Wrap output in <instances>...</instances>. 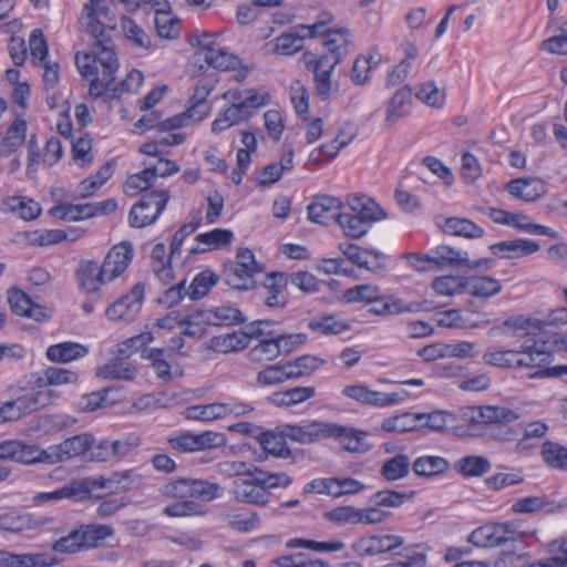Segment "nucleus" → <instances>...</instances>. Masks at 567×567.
<instances>
[{
    "mask_svg": "<svg viewBox=\"0 0 567 567\" xmlns=\"http://www.w3.org/2000/svg\"><path fill=\"white\" fill-rule=\"evenodd\" d=\"M109 7L103 1L94 7L93 14L85 12V29L93 38L91 52L75 55L76 68L84 78H92L89 85L91 96L100 97L110 89L113 74L118 69L115 44L111 37L114 25H105L99 17L106 18Z\"/></svg>",
    "mask_w": 567,
    "mask_h": 567,
    "instance_id": "f257e3e1",
    "label": "nucleus"
},
{
    "mask_svg": "<svg viewBox=\"0 0 567 567\" xmlns=\"http://www.w3.org/2000/svg\"><path fill=\"white\" fill-rule=\"evenodd\" d=\"M322 17L320 21L308 27L310 37L322 33L321 29L332 20L329 13H323ZM323 34L322 45L328 52L319 58L312 52H306L302 59L306 69L313 74L316 93L326 101L332 91L331 74L341 60L349 54L353 43L348 29H329Z\"/></svg>",
    "mask_w": 567,
    "mask_h": 567,
    "instance_id": "f03ea898",
    "label": "nucleus"
},
{
    "mask_svg": "<svg viewBox=\"0 0 567 567\" xmlns=\"http://www.w3.org/2000/svg\"><path fill=\"white\" fill-rule=\"evenodd\" d=\"M269 100L270 95L267 92L259 93L255 89H249L247 96L243 101L230 104L218 113L212 123V131L219 133L248 120L259 107L266 105Z\"/></svg>",
    "mask_w": 567,
    "mask_h": 567,
    "instance_id": "7ed1b4c3",
    "label": "nucleus"
},
{
    "mask_svg": "<svg viewBox=\"0 0 567 567\" xmlns=\"http://www.w3.org/2000/svg\"><path fill=\"white\" fill-rule=\"evenodd\" d=\"M163 493L168 497L181 501L196 498L204 502H212L220 497L223 488L219 484L205 480L179 478L165 484Z\"/></svg>",
    "mask_w": 567,
    "mask_h": 567,
    "instance_id": "20e7f679",
    "label": "nucleus"
},
{
    "mask_svg": "<svg viewBox=\"0 0 567 567\" xmlns=\"http://www.w3.org/2000/svg\"><path fill=\"white\" fill-rule=\"evenodd\" d=\"M169 199L167 189L151 190L145 193L135 203L128 214L131 227L142 228L154 224L164 212Z\"/></svg>",
    "mask_w": 567,
    "mask_h": 567,
    "instance_id": "39448f33",
    "label": "nucleus"
},
{
    "mask_svg": "<svg viewBox=\"0 0 567 567\" xmlns=\"http://www.w3.org/2000/svg\"><path fill=\"white\" fill-rule=\"evenodd\" d=\"M94 442V437L91 434L84 433L69 437L47 450L40 449L41 463L55 464L85 455L92 449Z\"/></svg>",
    "mask_w": 567,
    "mask_h": 567,
    "instance_id": "423d86ee",
    "label": "nucleus"
},
{
    "mask_svg": "<svg viewBox=\"0 0 567 567\" xmlns=\"http://www.w3.org/2000/svg\"><path fill=\"white\" fill-rule=\"evenodd\" d=\"M519 533L513 523L486 524L473 530L468 542L477 547H496L509 542H516Z\"/></svg>",
    "mask_w": 567,
    "mask_h": 567,
    "instance_id": "0eeeda50",
    "label": "nucleus"
},
{
    "mask_svg": "<svg viewBox=\"0 0 567 567\" xmlns=\"http://www.w3.org/2000/svg\"><path fill=\"white\" fill-rule=\"evenodd\" d=\"M169 446L179 453H194L225 445L223 433L205 431L198 434L184 432L167 440Z\"/></svg>",
    "mask_w": 567,
    "mask_h": 567,
    "instance_id": "6e6552de",
    "label": "nucleus"
},
{
    "mask_svg": "<svg viewBox=\"0 0 567 567\" xmlns=\"http://www.w3.org/2000/svg\"><path fill=\"white\" fill-rule=\"evenodd\" d=\"M553 333L547 339L545 334H538L537 340L528 339L523 343V350L518 351V368H544L551 361L556 344L553 342Z\"/></svg>",
    "mask_w": 567,
    "mask_h": 567,
    "instance_id": "1a4fd4ad",
    "label": "nucleus"
},
{
    "mask_svg": "<svg viewBox=\"0 0 567 567\" xmlns=\"http://www.w3.org/2000/svg\"><path fill=\"white\" fill-rule=\"evenodd\" d=\"M404 543V538L400 535H371L359 538L352 545V549L359 556H374L384 553L398 554L395 550L401 548Z\"/></svg>",
    "mask_w": 567,
    "mask_h": 567,
    "instance_id": "9d476101",
    "label": "nucleus"
},
{
    "mask_svg": "<svg viewBox=\"0 0 567 567\" xmlns=\"http://www.w3.org/2000/svg\"><path fill=\"white\" fill-rule=\"evenodd\" d=\"M249 478H237L231 483L234 498L244 504L265 506L270 498V492L264 491L256 474H249Z\"/></svg>",
    "mask_w": 567,
    "mask_h": 567,
    "instance_id": "9b49d317",
    "label": "nucleus"
},
{
    "mask_svg": "<svg viewBox=\"0 0 567 567\" xmlns=\"http://www.w3.org/2000/svg\"><path fill=\"white\" fill-rule=\"evenodd\" d=\"M282 434L300 444H312L320 440L328 439L331 432L329 422L313 421L305 425L285 424Z\"/></svg>",
    "mask_w": 567,
    "mask_h": 567,
    "instance_id": "f8f14e48",
    "label": "nucleus"
},
{
    "mask_svg": "<svg viewBox=\"0 0 567 567\" xmlns=\"http://www.w3.org/2000/svg\"><path fill=\"white\" fill-rule=\"evenodd\" d=\"M144 297V288L135 285L128 293L113 302L106 309V316L110 320H133L140 312Z\"/></svg>",
    "mask_w": 567,
    "mask_h": 567,
    "instance_id": "ddd939ff",
    "label": "nucleus"
},
{
    "mask_svg": "<svg viewBox=\"0 0 567 567\" xmlns=\"http://www.w3.org/2000/svg\"><path fill=\"white\" fill-rule=\"evenodd\" d=\"M0 461H14L23 464L41 463L40 447L21 440L0 442Z\"/></svg>",
    "mask_w": 567,
    "mask_h": 567,
    "instance_id": "4468645a",
    "label": "nucleus"
},
{
    "mask_svg": "<svg viewBox=\"0 0 567 567\" xmlns=\"http://www.w3.org/2000/svg\"><path fill=\"white\" fill-rule=\"evenodd\" d=\"M133 255V245L128 241L115 245L110 249L101 265L109 281L116 279L128 268Z\"/></svg>",
    "mask_w": 567,
    "mask_h": 567,
    "instance_id": "2eb2a0df",
    "label": "nucleus"
},
{
    "mask_svg": "<svg viewBox=\"0 0 567 567\" xmlns=\"http://www.w3.org/2000/svg\"><path fill=\"white\" fill-rule=\"evenodd\" d=\"M79 288L85 293H94L100 287L110 282L103 268L94 260H81L75 270Z\"/></svg>",
    "mask_w": 567,
    "mask_h": 567,
    "instance_id": "dca6fc26",
    "label": "nucleus"
},
{
    "mask_svg": "<svg viewBox=\"0 0 567 567\" xmlns=\"http://www.w3.org/2000/svg\"><path fill=\"white\" fill-rule=\"evenodd\" d=\"M369 306L368 312L379 317L396 316L420 310V305L416 302H406L393 295H382L381 292Z\"/></svg>",
    "mask_w": 567,
    "mask_h": 567,
    "instance_id": "f3484780",
    "label": "nucleus"
},
{
    "mask_svg": "<svg viewBox=\"0 0 567 567\" xmlns=\"http://www.w3.org/2000/svg\"><path fill=\"white\" fill-rule=\"evenodd\" d=\"M342 394L361 404L372 406H386L399 401L398 393H384L369 389L362 384L348 385L342 390Z\"/></svg>",
    "mask_w": 567,
    "mask_h": 567,
    "instance_id": "a211bd4d",
    "label": "nucleus"
},
{
    "mask_svg": "<svg viewBox=\"0 0 567 567\" xmlns=\"http://www.w3.org/2000/svg\"><path fill=\"white\" fill-rule=\"evenodd\" d=\"M307 209L308 217L311 221L328 225L333 220L338 223V216H340L342 203L336 197L321 195L318 196Z\"/></svg>",
    "mask_w": 567,
    "mask_h": 567,
    "instance_id": "6ab92c4d",
    "label": "nucleus"
},
{
    "mask_svg": "<svg viewBox=\"0 0 567 567\" xmlns=\"http://www.w3.org/2000/svg\"><path fill=\"white\" fill-rule=\"evenodd\" d=\"M342 209L364 218L371 225L386 218L385 212L365 195H349L347 203L342 204Z\"/></svg>",
    "mask_w": 567,
    "mask_h": 567,
    "instance_id": "aec40b11",
    "label": "nucleus"
},
{
    "mask_svg": "<svg viewBox=\"0 0 567 567\" xmlns=\"http://www.w3.org/2000/svg\"><path fill=\"white\" fill-rule=\"evenodd\" d=\"M59 559L44 553L13 554L0 550V567H52Z\"/></svg>",
    "mask_w": 567,
    "mask_h": 567,
    "instance_id": "412c9836",
    "label": "nucleus"
},
{
    "mask_svg": "<svg viewBox=\"0 0 567 567\" xmlns=\"http://www.w3.org/2000/svg\"><path fill=\"white\" fill-rule=\"evenodd\" d=\"M506 190L513 197L530 203L543 197L547 193V187L539 178L520 177L507 183Z\"/></svg>",
    "mask_w": 567,
    "mask_h": 567,
    "instance_id": "4be33fe9",
    "label": "nucleus"
},
{
    "mask_svg": "<svg viewBox=\"0 0 567 567\" xmlns=\"http://www.w3.org/2000/svg\"><path fill=\"white\" fill-rule=\"evenodd\" d=\"M329 426H331V432H333L329 437L338 440L344 451L351 453H365L370 450V444L364 441L365 432H360L353 427H348L332 422H329Z\"/></svg>",
    "mask_w": 567,
    "mask_h": 567,
    "instance_id": "5701e85b",
    "label": "nucleus"
},
{
    "mask_svg": "<svg viewBox=\"0 0 567 567\" xmlns=\"http://www.w3.org/2000/svg\"><path fill=\"white\" fill-rule=\"evenodd\" d=\"M412 104V89L409 85L398 89L386 105V116L384 125L392 127L400 118L410 113Z\"/></svg>",
    "mask_w": 567,
    "mask_h": 567,
    "instance_id": "b1692460",
    "label": "nucleus"
},
{
    "mask_svg": "<svg viewBox=\"0 0 567 567\" xmlns=\"http://www.w3.org/2000/svg\"><path fill=\"white\" fill-rule=\"evenodd\" d=\"M288 286L286 274L272 271L266 275L264 288L266 290L265 303L270 308H284L287 303L285 295Z\"/></svg>",
    "mask_w": 567,
    "mask_h": 567,
    "instance_id": "393cba45",
    "label": "nucleus"
},
{
    "mask_svg": "<svg viewBox=\"0 0 567 567\" xmlns=\"http://www.w3.org/2000/svg\"><path fill=\"white\" fill-rule=\"evenodd\" d=\"M538 243L530 239L499 241L489 246L491 251L501 258H519L539 250Z\"/></svg>",
    "mask_w": 567,
    "mask_h": 567,
    "instance_id": "a878e982",
    "label": "nucleus"
},
{
    "mask_svg": "<svg viewBox=\"0 0 567 567\" xmlns=\"http://www.w3.org/2000/svg\"><path fill=\"white\" fill-rule=\"evenodd\" d=\"M51 390H41V388L33 385L30 391L14 399V403L22 417L48 406L51 403Z\"/></svg>",
    "mask_w": 567,
    "mask_h": 567,
    "instance_id": "bb28decb",
    "label": "nucleus"
},
{
    "mask_svg": "<svg viewBox=\"0 0 567 567\" xmlns=\"http://www.w3.org/2000/svg\"><path fill=\"white\" fill-rule=\"evenodd\" d=\"M78 374L71 370L62 368H48L43 374L33 373L30 377V383L41 388V390H50V385H63L75 383Z\"/></svg>",
    "mask_w": 567,
    "mask_h": 567,
    "instance_id": "cd10ccee",
    "label": "nucleus"
},
{
    "mask_svg": "<svg viewBox=\"0 0 567 567\" xmlns=\"http://www.w3.org/2000/svg\"><path fill=\"white\" fill-rule=\"evenodd\" d=\"M198 316L207 326H233L245 321L244 315L238 309L226 306L203 310Z\"/></svg>",
    "mask_w": 567,
    "mask_h": 567,
    "instance_id": "c85d7f7f",
    "label": "nucleus"
},
{
    "mask_svg": "<svg viewBox=\"0 0 567 567\" xmlns=\"http://www.w3.org/2000/svg\"><path fill=\"white\" fill-rule=\"evenodd\" d=\"M195 56L197 61L203 60L208 66L219 71L235 70L239 64L237 56L218 47L208 50H198Z\"/></svg>",
    "mask_w": 567,
    "mask_h": 567,
    "instance_id": "c756f323",
    "label": "nucleus"
},
{
    "mask_svg": "<svg viewBox=\"0 0 567 567\" xmlns=\"http://www.w3.org/2000/svg\"><path fill=\"white\" fill-rule=\"evenodd\" d=\"M213 90V85L207 81L199 82L194 90L193 95L188 101V107L186 109L190 113L192 121L204 120L210 110L206 100Z\"/></svg>",
    "mask_w": 567,
    "mask_h": 567,
    "instance_id": "7c9ffc66",
    "label": "nucleus"
},
{
    "mask_svg": "<svg viewBox=\"0 0 567 567\" xmlns=\"http://www.w3.org/2000/svg\"><path fill=\"white\" fill-rule=\"evenodd\" d=\"M25 135L27 122L21 117L16 118L0 142V155L7 157L14 153L23 144Z\"/></svg>",
    "mask_w": 567,
    "mask_h": 567,
    "instance_id": "2f4dec72",
    "label": "nucleus"
},
{
    "mask_svg": "<svg viewBox=\"0 0 567 567\" xmlns=\"http://www.w3.org/2000/svg\"><path fill=\"white\" fill-rule=\"evenodd\" d=\"M87 349L78 342H61L52 344L47 350V358L51 362L66 363L86 355Z\"/></svg>",
    "mask_w": 567,
    "mask_h": 567,
    "instance_id": "473e14b6",
    "label": "nucleus"
},
{
    "mask_svg": "<svg viewBox=\"0 0 567 567\" xmlns=\"http://www.w3.org/2000/svg\"><path fill=\"white\" fill-rule=\"evenodd\" d=\"M96 375L110 380L132 381L136 377V369L123 358H115L100 367Z\"/></svg>",
    "mask_w": 567,
    "mask_h": 567,
    "instance_id": "72a5a7b5",
    "label": "nucleus"
},
{
    "mask_svg": "<svg viewBox=\"0 0 567 567\" xmlns=\"http://www.w3.org/2000/svg\"><path fill=\"white\" fill-rule=\"evenodd\" d=\"M423 413H403L388 417L382 422V430L385 432L406 433L422 427Z\"/></svg>",
    "mask_w": 567,
    "mask_h": 567,
    "instance_id": "f704fd0d",
    "label": "nucleus"
},
{
    "mask_svg": "<svg viewBox=\"0 0 567 567\" xmlns=\"http://www.w3.org/2000/svg\"><path fill=\"white\" fill-rule=\"evenodd\" d=\"M445 234L465 238H481L484 236V229L467 218L450 217L442 226Z\"/></svg>",
    "mask_w": 567,
    "mask_h": 567,
    "instance_id": "c9c22d12",
    "label": "nucleus"
},
{
    "mask_svg": "<svg viewBox=\"0 0 567 567\" xmlns=\"http://www.w3.org/2000/svg\"><path fill=\"white\" fill-rule=\"evenodd\" d=\"M502 285L492 277H468L465 282V292L483 299L499 293Z\"/></svg>",
    "mask_w": 567,
    "mask_h": 567,
    "instance_id": "e433bc0d",
    "label": "nucleus"
},
{
    "mask_svg": "<svg viewBox=\"0 0 567 567\" xmlns=\"http://www.w3.org/2000/svg\"><path fill=\"white\" fill-rule=\"evenodd\" d=\"M338 224L340 225L344 236L351 239H359L364 236L370 228L371 224L364 220L362 217H358L347 209H341L340 216H338Z\"/></svg>",
    "mask_w": 567,
    "mask_h": 567,
    "instance_id": "4c0bfd02",
    "label": "nucleus"
},
{
    "mask_svg": "<svg viewBox=\"0 0 567 567\" xmlns=\"http://www.w3.org/2000/svg\"><path fill=\"white\" fill-rule=\"evenodd\" d=\"M169 354L163 348H151L143 350V359L151 361L155 374L162 381L172 380V365L168 361Z\"/></svg>",
    "mask_w": 567,
    "mask_h": 567,
    "instance_id": "58836bf2",
    "label": "nucleus"
},
{
    "mask_svg": "<svg viewBox=\"0 0 567 567\" xmlns=\"http://www.w3.org/2000/svg\"><path fill=\"white\" fill-rule=\"evenodd\" d=\"M223 278L229 287L237 290H251L256 288L255 276L233 264L225 267Z\"/></svg>",
    "mask_w": 567,
    "mask_h": 567,
    "instance_id": "ea45409f",
    "label": "nucleus"
},
{
    "mask_svg": "<svg viewBox=\"0 0 567 567\" xmlns=\"http://www.w3.org/2000/svg\"><path fill=\"white\" fill-rule=\"evenodd\" d=\"M449 462L441 456H420L413 463V471L419 476H435L449 470Z\"/></svg>",
    "mask_w": 567,
    "mask_h": 567,
    "instance_id": "a19ab883",
    "label": "nucleus"
},
{
    "mask_svg": "<svg viewBox=\"0 0 567 567\" xmlns=\"http://www.w3.org/2000/svg\"><path fill=\"white\" fill-rule=\"evenodd\" d=\"M410 465L406 454H398L383 463L380 473L389 482L399 481L409 475Z\"/></svg>",
    "mask_w": 567,
    "mask_h": 567,
    "instance_id": "79ce46f5",
    "label": "nucleus"
},
{
    "mask_svg": "<svg viewBox=\"0 0 567 567\" xmlns=\"http://www.w3.org/2000/svg\"><path fill=\"white\" fill-rule=\"evenodd\" d=\"M51 215L68 221L82 220L94 217L91 203L83 205L60 204L51 208Z\"/></svg>",
    "mask_w": 567,
    "mask_h": 567,
    "instance_id": "37998d69",
    "label": "nucleus"
},
{
    "mask_svg": "<svg viewBox=\"0 0 567 567\" xmlns=\"http://www.w3.org/2000/svg\"><path fill=\"white\" fill-rule=\"evenodd\" d=\"M249 338L247 332L234 331L212 339V347L214 350L223 353L238 351L248 346Z\"/></svg>",
    "mask_w": 567,
    "mask_h": 567,
    "instance_id": "c03bdc74",
    "label": "nucleus"
},
{
    "mask_svg": "<svg viewBox=\"0 0 567 567\" xmlns=\"http://www.w3.org/2000/svg\"><path fill=\"white\" fill-rule=\"evenodd\" d=\"M218 282V276L210 270H204L195 276L188 288L187 297L190 300H198L207 296L209 290Z\"/></svg>",
    "mask_w": 567,
    "mask_h": 567,
    "instance_id": "a18cd8bd",
    "label": "nucleus"
},
{
    "mask_svg": "<svg viewBox=\"0 0 567 567\" xmlns=\"http://www.w3.org/2000/svg\"><path fill=\"white\" fill-rule=\"evenodd\" d=\"M80 538L84 548L100 546L114 530L110 525L92 524L79 529Z\"/></svg>",
    "mask_w": 567,
    "mask_h": 567,
    "instance_id": "49530a36",
    "label": "nucleus"
},
{
    "mask_svg": "<svg viewBox=\"0 0 567 567\" xmlns=\"http://www.w3.org/2000/svg\"><path fill=\"white\" fill-rule=\"evenodd\" d=\"M454 468L465 477L482 476L491 470V463L484 456L468 455L458 460Z\"/></svg>",
    "mask_w": 567,
    "mask_h": 567,
    "instance_id": "de8ad7c7",
    "label": "nucleus"
},
{
    "mask_svg": "<svg viewBox=\"0 0 567 567\" xmlns=\"http://www.w3.org/2000/svg\"><path fill=\"white\" fill-rule=\"evenodd\" d=\"M435 266L462 267L468 262L467 254L456 250L451 246L441 245L431 251Z\"/></svg>",
    "mask_w": 567,
    "mask_h": 567,
    "instance_id": "09e8293b",
    "label": "nucleus"
},
{
    "mask_svg": "<svg viewBox=\"0 0 567 567\" xmlns=\"http://www.w3.org/2000/svg\"><path fill=\"white\" fill-rule=\"evenodd\" d=\"M115 391V388L107 386L100 391H94L89 394H85L79 401V406L84 412H92L97 409H103L109 405H112L116 402V399H110L109 395Z\"/></svg>",
    "mask_w": 567,
    "mask_h": 567,
    "instance_id": "8fccbe9b",
    "label": "nucleus"
},
{
    "mask_svg": "<svg viewBox=\"0 0 567 567\" xmlns=\"http://www.w3.org/2000/svg\"><path fill=\"white\" fill-rule=\"evenodd\" d=\"M542 456L549 467L567 471V449L565 446L546 441L542 446Z\"/></svg>",
    "mask_w": 567,
    "mask_h": 567,
    "instance_id": "3c124183",
    "label": "nucleus"
},
{
    "mask_svg": "<svg viewBox=\"0 0 567 567\" xmlns=\"http://www.w3.org/2000/svg\"><path fill=\"white\" fill-rule=\"evenodd\" d=\"M33 519L30 514L10 511L0 515V529L11 533H19L31 529Z\"/></svg>",
    "mask_w": 567,
    "mask_h": 567,
    "instance_id": "603ef678",
    "label": "nucleus"
},
{
    "mask_svg": "<svg viewBox=\"0 0 567 567\" xmlns=\"http://www.w3.org/2000/svg\"><path fill=\"white\" fill-rule=\"evenodd\" d=\"M155 29L163 39H176L179 35V20L174 17L171 9L155 13Z\"/></svg>",
    "mask_w": 567,
    "mask_h": 567,
    "instance_id": "864d4df0",
    "label": "nucleus"
},
{
    "mask_svg": "<svg viewBox=\"0 0 567 567\" xmlns=\"http://www.w3.org/2000/svg\"><path fill=\"white\" fill-rule=\"evenodd\" d=\"M415 97L427 106L440 109L445 102V92L435 82L427 81L417 86Z\"/></svg>",
    "mask_w": 567,
    "mask_h": 567,
    "instance_id": "5fc2aeb1",
    "label": "nucleus"
},
{
    "mask_svg": "<svg viewBox=\"0 0 567 567\" xmlns=\"http://www.w3.org/2000/svg\"><path fill=\"white\" fill-rule=\"evenodd\" d=\"M308 328L322 334H339L350 329V324L344 320L337 319L336 316H324L320 319L311 320Z\"/></svg>",
    "mask_w": 567,
    "mask_h": 567,
    "instance_id": "6e6d98bb",
    "label": "nucleus"
},
{
    "mask_svg": "<svg viewBox=\"0 0 567 567\" xmlns=\"http://www.w3.org/2000/svg\"><path fill=\"white\" fill-rule=\"evenodd\" d=\"M224 409L223 403H212L206 405L188 406L184 413L188 420L213 421L225 417Z\"/></svg>",
    "mask_w": 567,
    "mask_h": 567,
    "instance_id": "4d7b16f0",
    "label": "nucleus"
},
{
    "mask_svg": "<svg viewBox=\"0 0 567 567\" xmlns=\"http://www.w3.org/2000/svg\"><path fill=\"white\" fill-rule=\"evenodd\" d=\"M154 183V171L148 166L142 172L131 175L124 183L123 189L126 195L134 196L138 192L147 190Z\"/></svg>",
    "mask_w": 567,
    "mask_h": 567,
    "instance_id": "13d9d810",
    "label": "nucleus"
},
{
    "mask_svg": "<svg viewBox=\"0 0 567 567\" xmlns=\"http://www.w3.org/2000/svg\"><path fill=\"white\" fill-rule=\"evenodd\" d=\"M111 483H113L114 493H123L141 487L143 476L135 470L115 472L111 475Z\"/></svg>",
    "mask_w": 567,
    "mask_h": 567,
    "instance_id": "bf43d9fd",
    "label": "nucleus"
},
{
    "mask_svg": "<svg viewBox=\"0 0 567 567\" xmlns=\"http://www.w3.org/2000/svg\"><path fill=\"white\" fill-rule=\"evenodd\" d=\"M281 347L285 344L280 343L278 337L264 339L250 350V357L257 361H270L284 352Z\"/></svg>",
    "mask_w": 567,
    "mask_h": 567,
    "instance_id": "052dcab7",
    "label": "nucleus"
},
{
    "mask_svg": "<svg viewBox=\"0 0 567 567\" xmlns=\"http://www.w3.org/2000/svg\"><path fill=\"white\" fill-rule=\"evenodd\" d=\"M485 424H508L518 420L516 411L501 405H483Z\"/></svg>",
    "mask_w": 567,
    "mask_h": 567,
    "instance_id": "680f3d73",
    "label": "nucleus"
},
{
    "mask_svg": "<svg viewBox=\"0 0 567 567\" xmlns=\"http://www.w3.org/2000/svg\"><path fill=\"white\" fill-rule=\"evenodd\" d=\"M8 205L24 220H33L41 214L40 204L31 198L13 196L9 199Z\"/></svg>",
    "mask_w": 567,
    "mask_h": 567,
    "instance_id": "e2e57ef3",
    "label": "nucleus"
},
{
    "mask_svg": "<svg viewBox=\"0 0 567 567\" xmlns=\"http://www.w3.org/2000/svg\"><path fill=\"white\" fill-rule=\"evenodd\" d=\"M286 439L282 432L280 434L266 432L260 437V444L266 453L278 457H288L290 456V450L286 444Z\"/></svg>",
    "mask_w": 567,
    "mask_h": 567,
    "instance_id": "0e129e2a",
    "label": "nucleus"
},
{
    "mask_svg": "<svg viewBox=\"0 0 567 567\" xmlns=\"http://www.w3.org/2000/svg\"><path fill=\"white\" fill-rule=\"evenodd\" d=\"M381 292L378 286L357 285L343 292V299L348 303L362 302L369 305Z\"/></svg>",
    "mask_w": 567,
    "mask_h": 567,
    "instance_id": "69168bd1",
    "label": "nucleus"
},
{
    "mask_svg": "<svg viewBox=\"0 0 567 567\" xmlns=\"http://www.w3.org/2000/svg\"><path fill=\"white\" fill-rule=\"evenodd\" d=\"M465 282L466 278L460 276H442L433 281L432 288L439 295L453 296L465 292Z\"/></svg>",
    "mask_w": 567,
    "mask_h": 567,
    "instance_id": "338daca9",
    "label": "nucleus"
},
{
    "mask_svg": "<svg viewBox=\"0 0 567 567\" xmlns=\"http://www.w3.org/2000/svg\"><path fill=\"white\" fill-rule=\"evenodd\" d=\"M252 473L256 474L259 478L258 482L260 483L262 489L268 492L278 487L286 488L292 482L291 477L286 473H270L258 466L252 470Z\"/></svg>",
    "mask_w": 567,
    "mask_h": 567,
    "instance_id": "774afa93",
    "label": "nucleus"
}]
</instances>
